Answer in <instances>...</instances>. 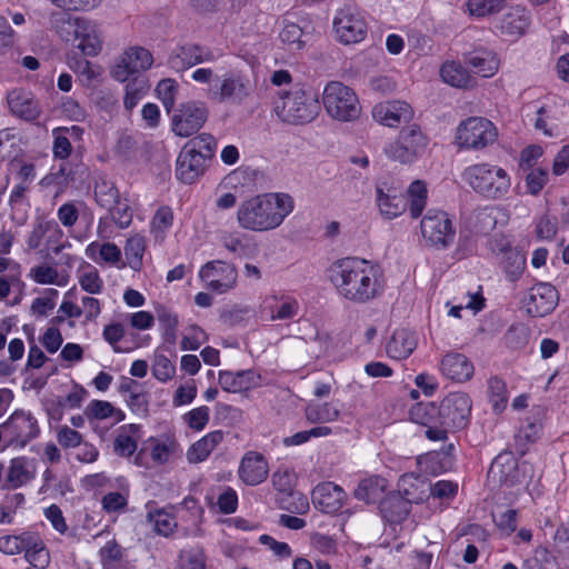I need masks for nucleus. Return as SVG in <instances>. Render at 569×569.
<instances>
[{
	"label": "nucleus",
	"instance_id": "4be33fe9",
	"mask_svg": "<svg viewBox=\"0 0 569 569\" xmlns=\"http://www.w3.org/2000/svg\"><path fill=\"white\" fill-rule=\"evenodd\" d=\"M462 62L475 73L489 78L499 69V60L496 53L485 47H478L462 54Z\"/></svg>",
	"mask_w": 569,
	"mask_h": 569
},
{
	"label": "nucleus",
	"instance_id": "4c0bfd02",
	"mask_svg": "<svg viewBox=\"0 0 569 569\" xmlns=\"http://www.w3.org/2000/svg\"><path fill=\"white\" fill-rule=\"evenodd\" d=\"M146 250V240L142 236L136 234L130 237L124 246V256L128 266L139 271L142 267V258Z\"/></svg>",
	"mask_w": 569,
	"mask_h": 569
},
{
	"label": "nucleus",
	"instance_id": "6e6552de",
	"mask_svg": "<svg viewBox=\"0 0 569 569\" xmlns=\"http://www.w3.org/2000/svg\"><path fill=\"white\" fill-rule=\"evenodd\" d=\"M428 139L419 126L403 127L398 138L385 146L383 152L393 161L402 164L416 162L426 151Z\"/></svg>",
	"mask_w": 569,
	"mask_h": 569
},
{
	"label": "nucleus",
	"instance_id": "338daca9",
	"mask_svg": "<svg viewBox=\"0 0 569 569\" xmlns=\"http://www.w3.org/2000/svg\"><path fill=\"white\" fill-rule=\"evenodd\" d=\"M273 488L282 493H289L292 490L295 476L288 469L277 470L271 477Z\"/></svg>",
	"mask_w": 569,
	"mask_h": 569
},
{
	"label": "nucleus",
	"instance_id": "f8f14e48",
	"mask_svg": "<svg viewBox=\"0 0 569 569\" xmlns=\"http://www.w3.org/2000/svg\"><path fill=\"white\" fill-rule=\"evenodd\" d=\"M422 237L437 249L448 248L455 240L456 230L448 213L430 209L420 222Z\"/></svg>",
	"mask_w": 569,
	"mask_h": 569
},
{
	"label": "nucleus",
	"instance_id": "bf43d9fd",
	"mask_svg": "<svg viewBox=\"0 0 569 569\" xmlns=\"http://www.w3.org/2000/svg\"><path fill=\"white\" fill-rule=\"evenodd\" d=\"M90 270L83 272L79 278L81 288L92 295L100 293L103 287V281L99 276L98 270L89 264Z\"/></svg>",
	"mask_w": 569,
	"mask_h": 569
},
{
	"label": "nucleus",
	"instance_id": "e2e57ef3",
	"mask_svg": "<svg viewBox=\"0 0 569 569\" xmlns=\"http://www.w3.org/2000/svg\"><path fill=\"white\" fill-rule=\"evenodd\" d=\"M505 341L509 348L520 349L528 342L527 330L523 326L513 325L505 333Z\"/></svg>",
	"mask_w": 569,
	"mask_h": 569
},
{
	"label": "nucleus",
	"instance_id": "a211bd4d",
	"mask_svg": "<svg viewBox=\"0 0 569 569\" xmlns=\"http://www.w3.org/2000/svg\"><path fill=\"white\" fill-rule=\"evenodd\" d=\"M372 117L380 124L397 128L412 119L413 110L410 104L405 101H386L373 107Z\"/></svg>",
	"mask_w": 569,
	"mask_h": 569
},
{
	"label": "nucleus",
	"instance_id": "9b49d317",
	"mask_svg": "<svg viewBox=\"0 0 569 569\" xmlns=\"http://www.w3.org/2000/svg\"><path fill=\"white\" fill-rule=\"evenodd\" d=\"M208 116V107L202 101L191 100L180 103L171 119L172 131L179 137H190L203 127Z\"/></svg>",
	"mask_w": 569,
	"mask_h": 569
},
{
	"label": "nucleus",
	"instance_id": "6ab92c4d",
	"mask_svg": "<svg viewBox=\"0 0 569 569\" xmlns=\"http://www.w3.org/2000/svg\"><path fill=\"white\" fill-rule=\"evenodd\" d=\"M214 54L206 47L186 43L177 47L169 57L168 63L177 71L189 69L196 64L213 61Z\"/></svg>",
	"mask_w": 569,
	"mask_h": 569
},
{
	"label": "nucleus",
	"instance_id": "f03ea898",
	"mask_svg": "<svg viewBox=\"0 0 569 569\" xmlns=\"http://www.w3.org/2000/svg\"><path fill=\"white\" fill-rule=\"evenodd\" d=\"M293 210L288 193H262L243 200L237 210V222L244 230L262 232L278 228Z\"/></svg>",
	"mask_w": 569,
	"mask_h": 569
},
{
	"label": "nucleus",
	"instance_id": "5701e85b",
	"mask_svg": "<svg viewBox=\"0 0 569 569\" xmlns=\"http://www.w3.org/2000/svg\"><path fill=\"white\" fill-rule=\"evenodd\" d=\"M411 510V501L400 492L392 491L379 501L382 519L390 525H399L407 519Z\"/></svg>",
	"mask_w": 569,
	"mask_h": 569
},
{
	"label": "nucleus",
	"instance_id": "ea45409f",
	"mask_svg": "<svg viewBox=\"0 0 569 569\" xmlns=\"http://www.w3.org/2000/svg\"><path fill=\"white\" fill-rule=\"evenodd\" d=\"M489 401L495 412H501L508 402V391L506 382L499 377H491L488 380Z\"/></svg>",
	"mask_w": 569,
	"mask_h": 569
},
{
	"label": "nucleus",
	"instance_id": "412c9836",
	"mask_svg": "<svg viewBox=\"0 0 569 569\" xmlns=\"http://www.w3.org/2000/svg\"><path fill=\"white\" fill-rule=\"evenodd\" d=\"M268 462L263 455L248 451L241 459L238 475L247 486H258L268 477Z\"/></svg>",
	"mask_w": 569,
	"mask_h": 569
},
{
	"label": "nucleus",
	"instance_id": "774afa93",
	"mask_svg": "<svg viewBox=\"0 0 569 569\" xmlns=\"http://www.w3.org/2000/svg\"><path fill=\"white\" fill-rule=\"evenodd\" d=\"M180 569H206L203 551L201 549H193L184 552Z\"/></svg>",
	"mask_w": 569,
	"mask_h": 569
},
{
	"label": "nucleus",
	"instance_id": "2f4dec72",
	"mask_svg": "<svg viewBox=\"0 0 569 569\" xmlns=\"http://www.w3.org/2000/svg\"><path fill=\"white\" fill-rule=\"evenodd\" d=\"M387 487V480L382 477L375 476L363 479L355 489V498L363 500L367 503L378 501Z\"/></svg>",
	"mask_w": 569,
	"mask_h": 569
},
{
	"label": "nucleus",
	"instance_id": "b1692460",
	"mask_svg": "<svg viewBox=\"0 0 569 569\" xmlns=\"http://www.w3.org/2000/svg\"><path fill=\"white\" fill-rule=\"evenodd\" d=\"M8 106L14 116L28 122L38 120L41 114L38 100L34 99L32 93L21 89L8 93Z\"/></svg>",
	"mask_w": 569,
	"mask_h": 569
},
{
	"label": "nucleus",
	"instance_id": "37998d69",
	"mask_svg": "<svg viewBox=\"0 0 569 569\" xmlns=\"http://www.w3.org/2000/svg\"><path fill=\"white\" fill-rule=\"evenodd\" d=\"M123 58L137 73L149 69L153 62L152 54L142 47L130 48L124 52Z\"/></svg>",
	"mask_w": 569,
	"mask_h": 569
},
{
	"label": "nucleus",
	"instance_id": "ddd939ff",
	"mask_svg": "<svg viewBox=\"0 0 569 569\" xmlns=\"http://www.w3.org/2000/svg\"><path fill=\"white\" fill-rule=\"evenodd\" d=\"M8 445L23 448L40 433L38 420L29 411L17 409L1 425Z\"/></svg>",
	"mask_w": 569,
	"mask_h": 569
},
{
	"label": "nucleus",
	"instance_id": "f704fd0d",
	"mask_svg": "<svg viewBox=\"0 0 569 569\" xmlns=\"http://www.w3.org/2000/svg\"><path fill=\"white\" fill-rule=\"evenodd\" d=\"M33 478L32 473L27 469V458L17 457L10 461L7 472L4 489H17Z\"/></svg>",
	"mask_w": 569,
	"mask_h": 569
},
{
	"label": "nucleus",
	"instance_id": "20e7f679",
	"mask_svg": "<svg viewBox=\"0 0 569 569\" xmlns=\"http://www.w3.org/2000/svg\"><path fill=\"white\" fill-rule=\"evenodd\" d=\"M217 142L209 133L190 139L181 149L176 161V177L182 183H193L207 170L214 156Z\"/></svg>",
	"mask_w": 569,
	"mask_h": 569
},
{
	"label": "nucleus",
	"instance_id": "0e129e2a",
	"mask_svg": "<svg viewBox=\"0 0 569 569\" xmlns=\"http://www.w3.org/2000/svg\"><path fill=\"white\" fill-rule=\"evenodd\" d=\"M516 468H517V462L512 458H510L508 456L499 455L493 460L491 468H490V472L496 475V472L498 470L499 481L507 483L509 472L515 470Z\"/></svg>",
	"mask_w": 569,
	"mask_h": 569
},
{
	"label": "nucleus",
	"instance_id": "c9c22d12",
	"mask_svg": "<svg viewBox=\"0 0 569 569\" xmlns=\"http://www.w3.org/2000/svg\"><path fill=\"white\" fill-rule=\"evenodd\" d=\"M410 419L423 427H428L441 421L440 405L435 402H419L415 405L410 411Z\"/></svg>",
	"mask_w": 569,
	"mask_h": 569
},
{
	"label": "nucleus",
	"instance_id": "7c9ffc66",
	"mask_svg": "<svg viewBox=\"0 0 569 569\" xmlns=\"http://www.w3.org/2000/svg\"><path fill=\"white\" fill-rule=\"evenodd\" d=\"M223 440V432L214 430L196 441L188 450L189 462L198 463L204 461L211 451Z\"/></svg>",
	"mask_w": 569,
	"mask_h": 569
},
{
	"label": "nucleus",
	"instance_id": "c03bdc74",
	"mask_svg": "<svg viewBox=\"0 0 569 569\" xmlns=\"http://www.w3.org/2000/svg\"><path fill=\"white\" fill-rule=\"evenodd\" d=\"M124 549L113 539L100 548L99 557L102 569H108L123 561Z\"/></svg>",
	"mask_w": 569,
	"mask_h": 569
},
{
	"label": "nucleus",
	"instance_id": "680f3d73",
	"mask_svg": "<svg viewBox=\"0 0 569 569\" xmlns=\"http://www.w3.org/2000/svg\"><path fill=\"white\" fill-rule=\"evenodd\" d=\"M108 210L111 219L120 229H126L131 224L132 211L129 204L119 201Z\"/></svg>",
	"mask_w": 569,
	"mask_h": 569
},
{
	"label": "nucleus",
	"instance_id": "49530a36",
	"mask_svg": "<svg viewBox=\"0 0 569 569\" xmlns=\"http://www.w3.org/2000/svg\"><path fill=\"white\" fill-rule=\"evenodd\" d=\"M147 519L153 523L156 532L164 537L172 533L173 529L177 527L174 518L163 510L157 509L154 511H149Z\"/></svg>",
	"mask_w": 569,
	"mask_h": 569
},
{
	"label": "nucleus",
	"instance_id": "393cba45",
	"mask_svg": "<svg viewBox=\"0 0 569 569\" xmlns=\"http://www.w3.org/2000/svg\"><path fill=\"white\" fill-rule=\"evenodd\" d=\"M472 362L462 353L449 352L441 360V371L448 378L457 382H465L473 375Z\"/></svg>",
	"mask_w": 569,
	"mask_h": 569
},
{
	"label": "nucleus",
	"instance_id": "c756f323",
	"mask_svg": "<svg viewBox=\"0 0 569 569\" xmlns=\"http://www.w3.org/2000/svg\"><path fill=\"white\" fill-rule=\"evenodd\" d=\"M49 23L62 40L72 41L73 33L81 32L83 19L72 18L63 11H56L50 14Z\"/></svg>",
	"mask_w": 569,
	"mask_h": 569
},
{
	"label": "nucleus",
	"instance_id": "dca6fc26",
	"mask_svg": "<svg viewBox=\"0 0 569 569\" xmlns=\"http://www.w3.org/2000/svg\"><path fill=\"white\" fill-rule=\"evenodd\" d=\"M199 277L212 291L224 293L236 286L238 273L231 263L209 261L200 269Z\"/></svg>",
	"mask_w": 569,
	"mask_h": 569
},
{
	"label": "nucleus",
	"instance_id": "052dcab7",
	"mask_svg": "<svg viewBox=\"0 0 569 569\" xmlns=\"http://www.w3.org/2000/svg\"><path fill=\"white\" fill-rule=\"evenodd\" d=\"M59 292L57 289L49 288L44 291L42 297L36 298L32 302L31 309L39 316H47V311L56 306V298Z\"/></svg>",
	"mask_w": 569,
	"mask_h": 569
},
{
	"label": "nucleus",
	"instance_id": "864d4df0",
	"mask_svg": "<svg viewBox=\"0 0 569 569\" xmlns=\"http://www.w3.org/2000/svg\"><path fill=\"white\" fill-rule=\"evenodd\" d=\"M506 0H469L468 9L472 16L485 17L499 12Z\"/></svg>",
	"mask_w": 569,
	"mask_h": 569
},
{
	"label": "nucleus",
	"instance_id": "2eb2a0df",
	"mask_svg": "<svg viewBox=\"0 0 569 569\" xmlns=\"http://www.w3.org/2000/svg\"><path fill=\"white\" fill-rule=\"evenodd\" d=\"M472 402L465 392H451L440 402V423L452 431L463 429L468 426L471 415Z\"/></svg>",
	"mask_w": 569,
	"mask_h": 569
},
{
	"label": "nucleus",
	"instance_id": "39448f33",
	"mask_svg": "<svg viewBox=\"0 0 569 569\" xmlns=\"http://www.w3.org/2000/svg\"><path fill=\"white\" fill-rule=\"evenodd\" d=\"M321 109L318 93L312 88L295 86L289 91L279 92L276 102L277 116L290 124H305L316 119Z\"/></svg>",
	"mask_w": 569,
	"mask_h": 569
},
{
	"label": "nucleus",
	"instance_id": "9d476101",
	"mask_svg": "<svg viewBox=\"0 0 569 569\" xmlns=\"http://www.w3.org/2000/svg\"><path fill=\"white\" fill-rule=\"evenodd\" d=\"M493 123L482 117H470L461 121L456 131V142L460 149H483L497 140Z\"/></svg>",
	"mask_w": 569,
	"mask_h": 569
},
{
	"label": "nucleus",
	"instance_id": "4468645a",
	"mask_svg": "<svg viewBox=\"0 0 569 569\" xmlns=\"http://www.w3.org/2000/svg\"><path fill=\"white\" fill-rule=\"evenodd\" d=\"M333 30L339 42L358 43L367 36V22L356 9L345 7L335 16Z\"/></svg>",
	"mask_w": 569,
	"mask_h": 569
},
{
	"label": "nucleus",
	"instance_id": "a19ab883",
	"mask_svg": "<svg viewBox=\"0 0 569 569\" xmlns=\"http://www.w3.org/2000/svg\"><path fill=\"white\" fill-rule=\"evenodd\" d=\"M303 31L299 24L290 22L286 23L279 33V38L287 49L291 52L301 51L306 46V40L302 39Z\"/></svg>",
	"mask_w": 569,
	"mask_h": 569
},
{
	"label": "nucleus",
	"instance_id": "1a4fd4ad",
	"mask_svg": "<svg viewBox=\"0 0 569 569\" xmlns=\"http://www.w3.org/2000/svg\"><path fill=\"white\" fill-rule=\"evenodd\" d=\"M322 102L328 114L339 121L356 120L361 111L355 91L340 81H331L326 86Z\"/></svg>",
	"mask_w": 569,
	"mask_h": 569
},
{
	"label": "nucleus",
	"instance_id": "473e14b6",
	"mask_svg": "<svg viewBox=\"0 0 569 569\" xmlns=\"http://www.w3.org/2000/svg\"><path fill=\"white\" fill-rule=\"evenodd\" d=\"M440 76L446 83L457 88H467L472 82L467 68L457 61L445 62L441 66Z\"/></svg>",
	"mask_w": 569,
	"mask_h": 569
},
{
	"label": "nucleus",
	"instance_id": "f3484780",
	"mask_svg": "<svg viewBox=\"0 0 569 569\" xmlns=\"http://www.w3.org/2000/svg\"><path fill=\"white\" fill-rule=\"evenodd\" d=\"M559 293L548 282H539L530 288L523 305L531 317H545L552 312L558 305Z\"/></svg>",
	"mask_w": 569,
	"mask_h": 569
},
{
	"label": "nucleus",
	"instance_id": "79ce46f5",
	"mask_svg": "<svg viewBox=\"0 0 569 569\" xmlns=\"http://www.w3.org/2000/svg\"><path fill=\"white\" fill-rule=\"evenodd\" d=\"M149 442H153L151 449V458L156 463L163 465L169 461L171 455H173L178 449V443L172 438H167L166 440H158L153 437L148 439Z\"/></svg>",
	"mask_w": 569,
	"mask_h": 569
},
{
	"label": "nucleus",
	"instance_id": "cd10ccee",
	"mask_svg": "<svg viewBox=\"0 0 569 569\" xmlns=\"http://www.w3.org/2000/svg\"><path fill=\"white\" fill-rule=\"evenodd\" d=\"M542 430L539 417H527L515 436V450L518 455L525 456L529 446L535 443Z\"/></svg>",
	"mask_w": 569,
	"mask_h": 569
},
{
	"label": "nucleus",
	"instance_id": "69168bd1",
	"mask_svg": "<svg viewBox=\"0 0 569 569\" xmlns=\"http://www.w3.org/2000/svg\"><path fill=\"white\" fill-rule=\"evenodd\" d=\"M188 426L197 431L202 430L209 421V408L201 406L184 415Z\"/></svg>",
	"mask_w": 569,
	"mask_h": 569
},
{
	"label": "nucleus",
	"instance_id": "0eeeda50",
	"mask_svg": "<svg viewBox=\"0 0 569 569\" xmlns=\"http://www.w3.org/2000/svg\"><path fill=\"white\" fill-rule=\"evenodd\" d=\"M251 92L248 74L241 70L230 69L221 74L216 73L211 88H208L209 99L218 102L241 104Z\"/></svg>",
	"mask_w": 569,
	"mask_h": 569
},
{
	"label": "nucleus",
	"instance_id": "58836bf2",
	"mask_svg": "<svg viewBox=\"0 0 569 569\" xmlns=\"http://www.w3.org/2000/svg\"><path fill=\"white\" fill-rule=\"evenodd\" d=\"M94 198L100 207L111 209L116 203H119L120 194L113 182L101 179L96 182Z\"/></svg>",
	"mask_w": 569,
	"mask_h": 569
},
{
	"label": "nucleus",
	"instance_id": "bb28decb",
	"mask_svg": "<svg viewBox=\"0 0 569 569\" xmlns=\"http://www.w3.org/2000/svg\"><path fill=\"white\" fill-rule=\"evenodd\" d=\"M218 382L224 391L241 392L257 386V376L251 369L237 372L223 370L219 372Z\"/></svg>",
	"mask_w": 569,
	"mask_h": 569
},
{
	"label": "nucleus",
	"instance_id": "5fc2aeb1",
	"mask_svg": "<svg viewBox=\"0 0 569 569\" xmlns=\"http://www.w3.org/2000/svg\"><path fill=\"white\" fill-rule=\"evenodd\" d=\"M177 89L178 84L173 79H162L156 88L158 97L161 100L168 113L174 106V94L177 92Z\"/></svg>",
	"mask_w": 569,
	"mask_h": 569
},
{
	"label": "nucleus",
	"instance_id": "6e6d98bb",
	"mask_svg": "<svg viewBox=\"0 0 569 569\" xmlns=\"http://www.w3.org/2000/svg\"><path fill=\"white\" fill-rule=\"evenodd\" d=\"M174 373V365L164 355H156L152 365L153 377L161 382H167L172 379Z\"/></svg>",
	"mask_w": 569,
	"mask_h": 569
},
{
	"label": "nucleus",
	"instance_id": "3c124183",
	"mask_svg": "<svg viewBox=\"0 0 569 569\" xmlns=\"http://www.w3.org/2000/svg\"><path fill=\"white\" fill-rule=\"evenodd\" d=\"M126 403L138 418L147 419L149 417V393L147 391L131 392L130 396H127Z\"/></svg>",
	"mask_w": 569,
	"mask_h": 569
},
{
	"label": "nucleus",
	"instance_id": "09e8293b",
	"mask_svg": "<svg viewBox=\"0 0 569 569\" xmlns=\"http://www.w3.org/2000/svg\"><path fill=\"white\" fill-rule=\"evenodd\" d=\"M147 88V81L143 78H136L133 81L127 83L123 104L128 111L136 108Z\"/></svg>",
	"mask_w": 569,
	"mask_h": 569
},
{
	"label": "nucleus",
	"instance_id": "8fccbe9b",
	"mask_svg": "<svg viewBox=\"0 0 569 569\" xmlns=\"http://www.w3.org/2000/svg\"><path fill=\"white\" fill-rule=\"evenodd\" d=\"M53 232L57 234H62L61 229L59 228L58 223L53 220L51 221H39L33 226L32 231L29 234V238L27 240V244L30 249H37L39 248L41 240L43 236L47 232Z\"/></svg>",
	"mask_w": 569,
	"mask_h": 569
},
{
	"label": "nucleus",
	"instance_id": "de8ad7c7",
	"mask_svg": "<svg viewBox=\"0 0 569 569\" xmlns=\"http://www.w3.org/2000/svg\"><path fill=\"white\" fill-rule=\"evenodd\" d=\"M549 180V172L546 168H533L525 177L527 192L531 196H538Z\"/></svg>",
	"mask_w": 569,
	"mask_h": 569
},
{
	"label": "nucleus",
	"instance_id": "c85d7f7f",
	"mask_svg": "<svg viewBox=\"0 0 569 569\" xmlns=\"http://www.w3.org/2000/svg\"><path fill=\"white\" fill-rule=\"evenodd\" d=\"M530 26V17L520 7L511 8L500 20L499 29L502 34L519 38Z\"/></svg>",
	"mask_w": 569,
	"mask_h": 569
},
{
	"label": "nucleus",
	"instance_id": "aec40b11",
	"mask_svg": "<svg viewBox=\"0 0 569 569\" xmlns=\"http://www.w3.org/2000/svg\"><path fill=\"white\" fill-rule=\"evenodd\" d=\"M312 503L323 513H337L343 506L346 492L341 487L327 481L317 485L311 492Z\"/></svg>",
	"mask_w": 569,
	"mask_h": 569
},
{
	"label": "nucleus",
	"instance_id": "7ed1b4c3",
	"mask_svg": "<svg viewBox=\"0 0 569 569\" xmlns=\"http://www.w3.org/2000/svg\"><path fill=\"white\" fill-rule=\"evenodd\" d=\"M407 192L409 199L399 181L380 179L376 184V200L380 213L391 220L401 216L409 206L410 216L413 219L419 218L427 204L428 190L425 181L415 180Z\"/></svg>",
	"mask_w": 569,
	"mask_h": 569
},
{
	"label": "nucleus",
	"instance_id": "4d7b16f0",
	"mask_svg": "<svg viewBox=\"0 0 569 569\" xmlns=\"http://www.w3.org/2000/svg\"><path fill=\"white\" fill-rule=\"evenodd\" d=\"M24 559L31 565V568L44 569L50 563V555L43 541L36 548L27 549Z\"/></svg>",
	"mask_w": 569,
	"mask_h": 569
},
{
	"label": "nucleus",
	"instance_id": "13d9d810",
	"mask_svg": "<svg viewBox=\"0 0 569 569\" xmlns=\"http://www.w3.org/2000/svg\"><path fill=\"white\" fill-rule=\"evenodd\" d=\"M114 413V407L111 402L104 400H92L86 408V415L89 419H107Z\"/></svg>",
	"mask_w": 569,
	"mask_h": 569
},
{
	"label": "nucleus",
	"instance_id": "e433bc0d",
	"mask_svg": "<svg viewBox=\"0 0 569 569\" xmlns=\"http://www.w3.org/2000/svg\"><path fill=\"white\" fill-rule=\"evenodd\" d=\"M72 40H78L76 47L80 49L86 56H96L101 50V41L96 34L89 21L83 19L81 32H74Z\"/></svg>",
	"mask_w": 569,
	"mask_h": 569
},
{
	"label": "nucleus",
	"instance_id": "a18cd8bd",
	"mask_svg": "<svg viewBox=\"0 0 569 569\" xmlns=\"http://www.w3.org/2000/svg\"><path fill=\"white\" fill-rule=\"evenodd\" d=\"M173 223V211L169 206L160 207L152 220H151V230L156 234V237H164L169 229Z\"/></svg>",
	"mask_w": 569,
	"mask_h": 569
},
{
	"label": "nucleus",
	"instance_id": "a878e982",
	"mask_svg": "<svg viewBox=\"0 0 569 569\" xmlns=\"http://www.w3.org/2000/svg\"><path fill=\"white\" fill-rule=\"evenodd\" d=\"M417 348L416 333L408 329H397L387 342L386 351L392 359L408 358Z\"/></svg>",
	"mask_w": 569,
	"mask_h": 569
},
{
	"label": "nucleus",
	"instance_id": "72a5a7b5",
	"mask_svg": "<svg viewBox=\"0 0 569 569\" xmlns=\"http://www.w3.org/2000/svg\"><path fill=\"white\" fill-rule=\"evenodd\" d=\"M503 260L501 262L506 277L516 282L520 279L526 268V257L522 252L513 248L502 249Z\"/></svg>",
	"mask_w": 569,
	"mask_h": 569
},
{
	"label": "nucleus",
	"instance_id": "f257e3e1",
	"mask_svg": "<svg viewBox=\"0 0 569 569\" xmlns=\"http://www.w3.org/2000/svg\"><path fill=\"white\" fill-rule=\"evenodd\" d=\"M329 272L338 293L353 303H367L382 291L380 267L368 260L341 259L332 264Z\"/></svg>",
	"mask_w": 569,
	"mask_h": 569
},
{
	"label": "nucleus",
	"instance_id": "423d86ee",
	"mask_svg": "<svg viewBox=\"0 0 569 569\" xmlns=\"http://www.w3.org/2000/svg\"><path fill=\"white\" fill-rule=\"evenodd\" d=\"M461 178L476 193L491 200L503 198L511 186L507 171L490 163L469 166Z\"/></svg>",
	"mask_w": 569,
	"mask_h": 569
},
{
	"label": "nucleus",
	"instance_id": "603ef678",
	"mask_svg": "<svg viewBox=\"0 0 569 569\" xmlns=\"http://www.w3.org/2000/svg\"><path fill=\"white\" fill-rule=\"evenodd\" d=\"M53 147L52 152L54 158L67 159L72 151L70 139L67 134V127L56 128L52 131Z\"/></svg>",
	"mask_w": 569,
	"mask_h": 569
}]
</instances>
